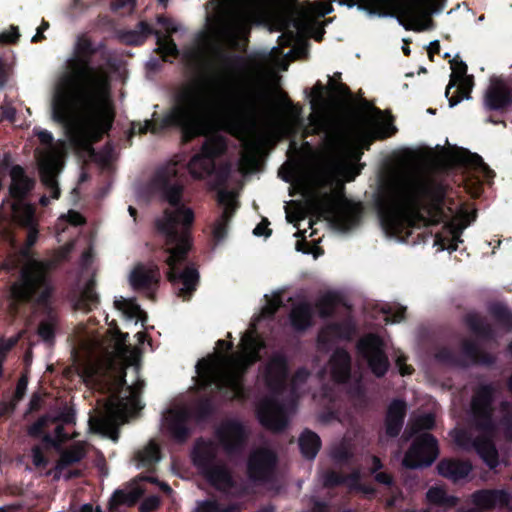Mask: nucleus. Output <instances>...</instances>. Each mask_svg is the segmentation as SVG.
I'll return each mask as SVG.
<instances>
[{
    "label": "nucleus",
    "instance_id": "28",
    "mask_svg": "<svg viewBox=\"0 0 512 512\" xmlns=\"http://www.w3.org/2000/svg\"><path fill=\"white\" fill-rule=\"evenodd\" d=\"M406 410L407 405L403 401L395 400L390 404L386 417V432L388 435L396 436L399 434Z\"/></svg>",
    "mask_w": 512,
    "mask_h": 512
},
{
    "label": "nucleus",
    "instance_id": "35",
    "mask_svg": "<svg viewBox=\"0 0 512 512\" xmlns=\"http://www.w3.org/2000/svg\"><path fill=\"white\" fill-rule=\"evenodd\" d=\"M85 454V446L82 442H77L70 449L61 454L60 460L56 466V475L58 477H71V474H64L63 470L66 466L80 461Z\"/></svg>",
    "mask_w": 512,
    "mask_h": 512
},
{
    "label": "nucleus",
    "instance_id": "60",
    "mask_svg": "<svg viewBox=\"0 0 512 512\" xmlns=\"http://www.w3.org/2000/svg\"><path fill=\"white\" fill-rule=\"evenodd\" d=\"M329 88L333 97L341 99L344 98L347 94V87H345L343 84H337L331 81L329 83Z\"/></svg>",
    "mask_w": 512,
    "mask_h": 512
},
{
    "label": "nucleus",
    "instance_id": "52",
    "mask_svg": "<svg viewBox=\"0 0 512 512\" xmlns=\"http://www.w3.org/2000/svg\"><path fill=\"white\" fill-rule=\"evenodd\" d=\"M404 308L396 309L395 313L392 315L391 307L387 305H383L381 307V312L384 314V321L386 323H398L404 318Z\"/></svg>",
    "mask_w": 512,
    "mask_h": 512
},
{
    "label": "nucleus",
    "instance_id": "33",
    "mask_svg": "<svg viewBox=\"0 0 512 512\" xmlns=\"http://www.w3.org/2000/svg\"><path fill=\"white\" fill-rule=\"evenodd\" d=\"M187 168L192 178L200 180L209 176L214 171L215 162L200 152L192 157Z\"/></svg>",
    "mask_w": 512,
    "mask_h": 512
},
{
    "label": "nucleus",
    "instance_id": "51",
    "mask_svg": "<svg viewBox=\"0 0 512 512\" xmlns=\"http://www.w3.org/2000/svg\"><path fill=\"white\" fill-rule=\"evenodd\" d=\"M232 507H222L215 500H205L198 502L196 506L197 512H230Z\"/></svg>",
    "mask_w": 512,
    "mask_h": 512
},
{
    "label": "nucleus",
    "instance_id": "58",
    "mask_svg": "<svg viewBox=\"0 0 512 512\" xmlns=\"http://www.w3.org/2000/svg\"><path fill=\"white\" fill-rule=\"evenodd\" d=\"M19 37L18 27L11 26L9 30L0 33L1 43H12L15 42Z\"/></svg>",
    "mask_w": 512,
    "mask_h": 512
},
{
    "label": "nucleus",
    "instance_id": "30",
    "mask_svg": "<svg viewBox=\"0 0 512 512\" xmlns=\"http://www.w3.org/2000/svg\"><path fill=\"white\" fill-rule=\"evenodd\" d=\"M456 162H463L475 168L481 169L484 172H488V167L480 156L476 154H468L464 151L460 154L459 157L450 154L442 155L436 159L435 165L440 168H445L453 165Z\"/></svg>",
    "mask_w": 512,
    "mask_h": 512
},
{
    "label": "nucleus",
    "instance_id": "55",
    "mask_svg": "<svg viewBox=\"0 0 512 512\" xmlns=\"http://www.w3.org/2000/svg\"><path fill=\"white\" fill-rule=\"evenodd\" d=\"M332 11V4L328 1H317L310 5V12L316 16H325Z\"/></svg>",
    "mask_w": 512,
    "mask_h": 512
},
{
    "label": "nucleus",
    "instance_id": "25",
    "mask_svg": "<svg viewBox=\"0 0 512 512\" xmlns=\"http://www.w3.org/2000/svg\"><path fill=\"white\" fill-rule=\"evenodd\" d=\"M218 436L225 450L231 452L243 442L244 430L238 423H226L219 428Z\"/></svg>",
    "mask_w": 512,
    "mask_h": 512
},
{
    "label": "nucleus",
    "instance_id": "36",
    "mask_svg": "<svg viewBox=\"0 0 512 512\" xmlns=\"http://www.w3.org/2000/svg\"><path fill=\"white\" fill-rule=\"evenodd\" d=\"M115 307L122 312L127 319H135L136 323L141 322L142 324L146 321L147 316L138 304L132 299L117 298L114 302Z\"/></svg>",
    "mask_w": 512,
    "mask_h": 512
},
{
    "label": "nucleus",
    "instance_id": "7",
    "mask_svg": "<svg viewBox=\"0 0 512 512\" xmlns=\"http://www.w3.org/2000/svg\"><path fill=\"white\" fill-rule=\"evenodd\" d=\"M231 347L230 342H217L213 355L197 364L198 381L201 386L215 384L219 388H228L234 397H240L241 378L248 366L258 360L263 342L251 328L241 338L237 352L228 354Z\"/></svg>",
    "mask_w": 512,
    "mask_h": 512
},
{
    "label": "nucleus",
    "instance_id": "24",
    "mask_svg": "<svg viewBox=\"0 0 512 512\" xmlns=\"http://www.w3.org/2000/svg\"><path fill=\"white\" fill-rule=\"evenodd\" d=\"M286 362L280 357H273L267 364L264 379L268 387L277 390L282 387L286 379Z\"/></svg>",
    "mask_w": 512,
    "mask_h": 512
},
{
    "label": "nucleus",
    "instance_id": "21",
    "mask_svg": "<svg viewBox=\"0 0 512 512\" xmlns=\"http://www.w3.org/2000/svg\"><path fill=\"white\" fill-rule=\"evenodd\" d=\"M187 412L183 409H173L167 411L163 416L162 426L167 429L175 438L182 440L186 434Z\"/></svg>",
    "mask_w": 512,
    "mask_h": 512
},
{
    "label": "nucleus",
    "instance_id": "13",
    "mask_svg": "<svg viewBox=\"0 0 512 512\" xmlns=\"http://www.w3.org/2000/svg\"><path fill=\"white\" fill-rule=\"evenodd\" d=\"M492 388L489 386L481 387L472 400V416L475 422L474 433L486 435L492 429L491 408Z\"/></svg>",
    "mask_w": 512,
    "mask_h": 512
},
{
    "label": "nucleus",
    "instance_id": "50",
    "mask_svg": "<svg viewBox=\"0 0 512 512\" xmlns=\"http://www.w3.org/2000/svg\"><path fill=\"white\" fill-rule=\"evenodd\" d=\"M350 330L348 331H342L339 326H331L326 329H323L318 337L319 343H326L329 341L330 336L331 337H349Z\"/></svg>",
    "mask_w": 512,
    "mask_h": 512
},
{
    "label": "nucleus",
    "instance_id": "57",
    "mask_svg": "<svg viewBox=\"0 0 512 512\" xmlns=\"http://www.w3.org/2000/svg\"><path fill=\"white\" fill-rule=\"evenodd\" d=\"M455 86L458 87V90L460 91L461 96L457 97V98L451 97L449 99V103H450L451 107H453L456 104H458L463 98H467L468 97V93L470 91V80L467 78V82L465 84H463V85H461L460 82L458 81V83Z\"/></svg>",
    "mask_w": 512,
    "mask_h": 512
},
{
    "label": "nucleus",
    "instance_id": "63",
    "mask_svg": "<svg viewBox=\"0 0 512 512\" xmlns=\"http://www.w3.org/2000/svg\"><path fill=\"white\" fill-rule=\"evenodd\" d=\"M269 222L267 220H262L254 229L253 233L257 236H265L268 237L271 234V231L268 229Z\"/></svg>",
    "mask_w": 512,
    "mask_h": 512
},
{
    "label": "nucleus",
    "instance_id": "23",
    "mask_svg": "<svg viewBox=\"0 0 512 512\" xmlns=\"http://www.w3.org/2000/svg\"><path fill=\"white\" fill-rule=\"evenodd\" d=\"M473 503L481 509H490L508 505L509 496L501 490H483L472 495Z\"/></svg>",
    "mask_w": 512,
    "mask_h": 512
},
{
    "label": "nucleus",
    "instance_id": "4",
    "mask_svg": "<svg viewBox=\"0 0 512 512\" xmlns=\"http://www.w3.org/2000/svg\"><path fill=\"white\" fill-rule=\"evenodd\" d=\"M309 122L316 132L324 133V157L335 176L345 181L360 173L358 162L374 139L394 133L389 118L380 111L359 114L321 107L310 115Z\"/></svg>",
    "mask_w": 512,
    "mask_h": 512
},
{
    "label": "nucleus",
    "instance_id": "37",
    "mask_svg": "<svg viewBox=\"0 0 512 512\" xmlns=\"http://www.w3.org/2000/svg\"><path fill=\"white\" fill-rule=\"evenodd\" d=\"M299 446L305 458L313 459L320 449L321 441L317 434L311 431H304L299 438Z\"/></svg>",
    "mask_w": 512,
    "mask_h": 512
},
{
    "label": "nucleus",
    "instance_id": "41",
    "mask_svg": "<svg viewBox=\"0 0 512 512\" xmlns=\"http://www.w3.org/2000/svg\"><path fill=\"white\" fill-rule=\"evenodd\" d=\"M227 147L226 138L221 135L208 137L201 149V153L214 160L215 157L222 155Z\"/></svg>",
    "mask_w": 512,
    "mask_h": 512
},
{
    "label": "nucleus",
    "instance_id": "2",
    "mask_svg": "<svg viewBox=\"0 0 512 512\" xmlns=\"http://www.w3.org/2000/svg\"><path fill=\"white\" fill-rule=\"evenodd\" d=\"M126 337L116 327H110L106 337L87 332L74 359L76 372L87 386L111 393L103 415L90 418L89 425L114 441L118 426L141 409L140 386H124V370L137 359L136 351L126 346Z\"/></svg>",
    "mask_w": 512,
    "mask_h": 512
},
{
    "label": "nucleus",
    "instance_id": "16",
    "mask_svg": "<svg viewBox=\"0 0 512 512\" xmlns=\"http://www.w3.org/2000/svg\"><path fill=\"white\" fill-rule=\"evenodd\" d=\"M258 417L262 425L274 431L281 430L287 423L286 410L272 401L260 403Z\"/></svg>",
    "mask_w": 512,
    "mask_h": 512
},
{
    "label": "nucleus",
    "instance_id": "53",
    "mask_svg": "<svg viewBox=\"0 0 512 512\" xmlns=\"http://www.w3.org/2000/svg\"><path fill=\"white\" fill-rule=\"evenodd\" d=\"M135 7L134 0H114L112 9L121 15H128L133 12Z\"/></svg>",
    "mask_w": 512,
    "mask_h": 512
},
{
    "label": "nucleus",
    "instance_id": "44",
    "mask_svg": "<svg viewBox=\"0 0 512 512\" xmlns=\"http://www.w3.org/2000/svg\"><path fill=\"white\" fill-rule=\"evenodd\" d=\"M427 499L431 503L445 506H454L457 503V498L447 496L445 490L441 487L430 488L427 492Z\"/></svg>",
    "mask_w": 512,
    "mask_h": 512
},
{
    "label": "nucleus",
    "instance_id": "49",
    "mask_svg": "<svg viewBox=\"0 0 512 512\" xmlns=\"http://www.w3.org/2000/svg\"><path fill=\"white\" fill-rule=\"evenodd\" d=\"M470 216L469 215H461L453 219V221L449 224L448 230L452 236L453 240H458L462 231L469 225Z\"/></svg>",
    "mask_w": 512,
    "mask_h": 512
},
{
    "label": "nucleus",
    "instance_id": "64",
    "mask_svg": "<svg viewBox=\"0 0 512 512\" xmlns=\"http://www.w3.org/2000/svg\"><path fill=\"white\" fill-rule=\"evenodd\" d=\"M308 377V372L305 369H301L297 371L295 376L292 379L293 388H296L300 385V383L304 382Z\"/></svg>",
    "mask_w": 512,
    "mask_h": 512
},
{
    "label": "nucleus",
    "instance_id": "22",
    "mask_svg": "<svg viewBox=\"0 0 512 512\" xmlns=\"http://www.w3.org/2000/svg\"><path fill=\"white\" fill-rule=\"evenodd\" d=\"M512 98L506 84L500 80L492 81L485 96V104L490 109H501L511 102Z\"/></svg>",
    "mask_w": 512,
    "mask_h": 512
},
{
    "label": "nucleus",
    "instance_id": "12",
    "mask_svg": "<svg viewBox=\"0 0 512 512\" xmlns=\"http://www.w3.org/2000/svg\"><path fill=\"white\" fill-rule=\"evenodd\" d=\"M437 456V441L431 434L425 432L413 441L412 446L405 454L403 465L411 469L429 466Z\"/></svg>",
    "mask_w": 512,
    "mask_h": 512
},
{
    "label": "nucleus",
    "instance_id": "31",
    "mask_svg": "<svg viewBox=\"0 0 512 512\" xmlns=\"http://www.w3.org/2000/svg\"><path fill=\"white\" fill-rule=\"evenodd\" d=\"M331 377L336 382H344L350 372V357L344 350H337L331 357L330 363Z\"/></svg>",
    "mask_w": 512,
    "mask_h": 512
},
{
    "label": "nucleus",
    "instance_id": "62",
    "mask_svg": "<svg viewBox=\"0 0 512 512\" xmlns=\"http://www.w3.org/2000/svg\"><path fill=\"white\" fill-rule=\"evenodd\" d=\"M27 385H28V381L25 377H22L19 379V381L17 383L15 395H14L15 403L20 401L23 398V396L26 392V389H27Z\"/></svg>",
    "mask_w": 512,
    "mask_h": 512
},
{
    "label": "nucleus",
    "instance_id": "42",
    "mask_svg": "<svg viewBox=\"0 0 512 512\" xmlns=\"http://www.w3.org/2000/svg\"><path fill=\"white\" fill-rule=\"evenodd\" d=\"M135 487L129 490H117L114 492L111 498L112 505L128 504L131 505L144 493V489L137 483H134Z\"/></svg>",
    "mask_w": 512,
    "mask_h": 512
},
{
    "label": "nucleus",
    "instance_id": "26",
    "mask_svg": "<svg viewBox=\"0 0 512 512\" xmlns=\"http://www.w3.org/2000/svg\"><path fill=\"white\" fill-rule=\"evenodd\" d=\"M334 208V218L341 229L351 228L358 219L359 207L357 205L338 201L332 204Z\"/></svg>",
    "mask_w": 512,
    "mask_h": 512
},
{
    "label": "nucleus",
    "instance_id": "18",
    "mask_svg": "<svg viewBox=\"0 0 512 512\" xmlns=\"http://www.w3.org/2000/svg\"><path fill=\"white\" fill-rule=\"evenodd\" d=\"M275 455L267 449L254 451L248 461V474L252 479H263L275 465Z\"/></svg>",
    "mask_w": 512,
    "mask_h": 512
},
{
    "label": "nucleus",
    "instance_id": "61",
    "mask_svg": "<svg viewBox=\"0 0 512 512\" xmlns=\"http://www.w3.org/2000/svg\"><path fill=\"white\" fill-rule=\"evenodd\" d=\"M33 464L36 467H44L47 464V460L44 457L43 451L39 447H35L32 450Z\"/></svg>",
    "mask_w": 512,
    "mask_h": 512
},
{
    "label": "nucleus",
    "instance_id": "15",
    "mask_svg": "<svg viewBox=\"0 0 512 512\" xmlns=\"http://www.w3.org/2000/svg\"><path fill=\"white\" fill-rule=\"evenodd\" d=\"M455 443L460 446L467 448L469 446L474 447L484 462L490 467L494 468L498 464V454L494 445L487 439L472 440L470 432L465 430H453L451 432Z\"/></svg>",
    "mask_w": 512,
    "mask_h": 512
},
{
    "label": "nucleus",
    "instance_id": "54",
    "mask_svg": "<svg viewBox=\"0 0 512 512\" xmlns=\"http://www.w3.org/2000/svg\"><path fill=\"white\" fill-rule=\"evenodd\" d=\"M140 31H136L131 33V35L127 38V42L131 44H140L144 41L145 37L149 34V26L146 23H140L139 25Z\"/></svg>",
    "mask_w": 512,
    "mask_h": 512
},
{
    "label": "nucleus",
    "instance_id": "27",
    "mask_svg": "<svg viewBox=\"0 0 512 512\" xmlns=\"http://www.w3.org/2000/svg\"><path fill=\"white\" fill-rule=\"evenodd\" d=\"M438 472L443 477H446L454 482L462 480L468 476L472 466L469 462L458 460H442L438 466Z\"/></svg>",
    "mask_w": 512,
    "mask_h": 512
},
{
    "label": "nucleus",
    "instance_id": "14",
    "mask_svg": "<svg viewBox=\"0 0 512 512\" xmlns=\"http://www.w3.org/2000/svg\"><path fill=\"white\" fill-rule=\"evenodd\" d=\"M358 349L376 376L380 377L386 373L389 364L382 350V341L377 336L368 335L363 338Z\"/></svg>",
    "mask_w": 512,
    "mask_h": 512
},
{
    "label": "nucleus",
    "instance_id": "3",
    "mask_svg": "<svg viewBox=\"0 0 512 512\" xmlns=\"http://www.w3.org/2000/svg\"><path fill=\"white\" fill-rule=\"evenodd\" d=\"M53 119L61 123L73 146L88 150L114 119L107 72L79 56L68 60L52 101Z\"/></svg>",
    "mask_w": 512,
    "mask_h": 512
},
{
    "label": "nucleus",
    "instance_id": "19",
    "mask_svg": "<svg viewBox=\"0 0 512 512\" xmlns=\"http://www.w3.org/2000/svg\"><path fill=\"white\" fill-rule=\"evenodd\" d=\"M218 201L223 206V213L217 220L213 232L216 238L221 239L224 237L228 222L237 208L236 194L233 191L220 190Z\"/></svg>",
    "mask_w": 512,
    "mask_h": 512
},
{
    "label": "nucleus",
    "instance_id": "17",
    "mask_svg": "<svg viewBox=\"0 0 512 512\" xmlns=\"http://www.w3.org/2000/svg\"><path fill=\"white\" fill-rule=\"evenodd\" d=\"M61 419L64 423H72L73 422V415L72 414H66L62 415L61 417L57 418H50V417H42L37 422H35L28 430L29 434L31 436H39L43 434V441L47 444H52L53 446H59L61 442L64 441L65 436L62 433V426L57 425L55 427V437L52 438L50 435L45 433V429L48 427L50 423H53L55 420Z\"/></svg>",
    "mask_w": 512,
    "mask_h": 512
},
{
    "label": "nucleus",
    "instance_id": "43",
    "mask_svg": "<svg viewBox=\"0 0 512 512\" xmlns=\"http://www.w3.org/2000/svg\"><path fill=\"white\" fill-rule=\"evenodd\" d=\"M451 77L449 85L446 89V96L449 95L450 89L454 87L458 81L461 85L465 84L467 82L466 72H467V66L462 61L453 60L451 63Z\"/></svg>",
    "mask_w": 512,
    "mask_h": 512
},
{
    "label": "nucleus",
    "instance_id": "38",
    "mask_svg": "<svg viewBox=\"0 0 512 512\" xmlns=\"http://www.w3.org/2000/svg\"><path fill=\"white\" fill-rule=\"evenodd\" d=\"M311 317V309L306 303L296 305L290 314L291 324L297 330L307 328L311 324Z\"/></svg>",
    "mask_w": 512,
    "mask_h": 512
},
{
    "label": "nucleus",
    "instance_id": "34",
    "mask_svg": "<svg viewBox=\"0 0 512 512\" xmlns=\"http://www.w3.org/2000/svg\"><path fill=\"white\" fill-rule=\"evenodd\" d=\"M160 460V451L158 445L150 441L143 448L139 449L134 457L137 468H150Z\"/></svg>",
    "mask_w": 512,
    "mask_h": 512
},
{
    "label": "nucleus",
    "instance_id": "9",
    "mask_svg": "<svg viewBox=\"0 0 512 512\" xmlns=\"http://www.w3.org/2000/svg\"><path fill=\"white\" fill-rule=\"evenodd\" d=\"M27 227L29 231L26 245L21 250L26 262L22 268L21 278L11 287V295L17 301H26L35 295L39 302H43L51 293V287L46 279L49 263L30 258L29 249L37 241L38 230L34 224Z\"/></svg>",
    "mask_w": 512,
    "mask_h": 512
},
{
    "label": "nucleus",
    "instance_id": "45",
    "mask_svg": "<svg viewBox=\"0 0 512 512\" xmlns=\"http://www.w3.org/2000/svg\"><path fill=\"white\" fill-rule=\"evenodd\" d=\"M340 303V298L335 292H328L324 294L318 303L319 312L322 315H328L335 310Z\"/></svg>",
    "mask_w": 512,
    "mask_h": 512
},
{
    "label": "nucleus",
    "instance_id": "1",
    "mask_svg": "<svg viewBox=\"0 0 512 512\" xmlns=\"http://www.w3.org/2000/svg\"><path fill=\"white\" fill-rule=\"evenodd\" d=\"M299 114L274 79L246 84L219 73L187 84L162 126L178 125L189 137L227 131L242 142L240 169L249 173L271 145L294 131Z\"/></svg>",
    "mask_w": 512,
    "mask_h": 512
},
{
    "label": "nucleus",
    "instance_id": "8",
    "mask_svg": "<svg viewBox=\"0 0 512 512\" xmlns=\"http://www.w3.org/2000/svg\"><path fill=\"white\" fill-rule=\"evenodd\" d=\"M266 0H210L208 30L216 42L234 47L248 32L251 21L262 11Z\"/></svg>",
    "mask_w": 512,
    "mask_h": 512
},
{
    "label": "nucleus",
    "instance_id": "48",
    "mask_svg": "<svg viewBox=\"0 0 512 512\" xmlns=\"http://www.w3.org/2000/svg\"><path fill=\"white\" fill-rule=\"evenodd\" d=\"M266 304L261 310L262 317L272 316L282 304L280 292H273L271 295H266Z\"/></svg>",
    "mask_w": 512,
    "mask_h": 512
},
{
    "label": "nucleus",
    "instance_id": "39",
    "mask_svg": "<svg viewBox=\"0 0 512 512\" xmlns=\"http://www.w3.org/2000/svg\"><path fill=\"white\" fill-rule=\"evenodd\" d=\"M12 217L15 222L22 226H30L34 224V209L17 199L12 204Z\"/></svg>",
    "mask_w": 512,
    "mask_h": 512
},
{
    "label": "nucleus",
    "instance_id": "56",
    "mask_svg": "<svg viewBox=\"0 0 512 512\" xmlns=\"http://www.w3.org/2000/svg\"><path fill=\"white\" fill-rule=\"evenodd\" d=\"M131 130H132L133 133H138V134L145 133V132H147L149 130L151 132H153V133H156L158 131L156 125L153 124L149 120H146L143 123H141V122L133 123Z\"/></svg>",
    "mask_w": 512,
    "mask_h": 512
},
{
    "label": "nucleus",
    "instance_id": "10",
    "mask_svg": "<svg viewBox=\"0 0 512 512\" xmlns=\"http://www.w3.org/2000/svg\"><path fill=\"white\" fill-rule=\"evenodd\" d=\"M38 137L42 144L48 145L44 151L38 154L41 180L50 190L52 198L57 199L60 195V191L57 186L56 176L63 165L65 142L59 141L53 143L52 134L46 130L39 131Z\"/></svg>",
    "mask_w": 512,
    "mask_h": 512
},
{
    "label": "nucleus",
    "instance_id": "20",
    "mask_svg": "<svg viewBox=\"0 0 512 512\" xmlns=\"http://www.w3.org/2000/svg\"><path fill=\"white\" fill-rule=\"evenodd\" d=\"M130 283L134 289L150 288L159 280V271L153 264H138L130 274Z\"/></svg>",
    "mask_w": 512,
    "mask_h": 512
},
{
    "label": "nucleus",
    "instance_id": "11",
    "mask_svg": "<svg viewBox=\"0 0 512 512\" xmlns=\"http://www.w3.org/2000/svg\"><path fill=\"white\" fill-rule=\"evenodd\" d=\"M215 447L212 443L199 442L193 453V461L207 481L220 491H228L233 481L228 470L214 462Z\"/></svg>",
    "mask_w": 512,
    "mask_h": 512
},
{
    "label": "nucleus",
    "instance_id": "6",
    "mask_svg": "<svg viewBox=\"0 0 512 512\" xmlns=\"http://www.w3.org/2000/svg\"><path fill=\"white\" fill-rule=\"evenodd\" d=\"M176 175L175 164L168 165L157 174V182L163 188V196L169 207L156 224L159 232L164 235L166 244L175 245L167 250L168 279L178 291V295L187 299L196 289L199 275L192 265L186 266L181 272L179 267L191 247L189 228L193 223L194 214L190 208L180 203L183 187L174 181Z\"/></svg>",
    "mask_w": 512,
    "mask_h": 512
},
{
    "label": "nucleus",
    "instance_id": "32",
    "mask_svg": "<svg viewBox=\"0 0 512 512\" xmlns=\"http://www.w3.org/2000/svg\"><path fill=\"white\" fill-rule=\"evenodd\" d=\"M11 185L10 194L16 199H21L33 187V181L28 178L20 166L12 167L10 171Z\"/></svg>",
    "mask_w": 512,
    "mask_h": 512
},
{
    "label": "nucleus",
    "instance_id": "46",
    "mask_svg": "<svg viewBox=\"0 0 512 512\" xmlns=\"http://www.w3.org/2000/svg\"><path fill=\"white\" fill-rule=\"evenodd\" d=\"M434 423H435V420H434L433 415H431V414H426V415H423V416L413 419L410 424V428H409L410 429V437H412L413 435H415L421 431L431 429L434 426Z\"/></svg>",
    "mask_w": 512,
    "mask_h": 512
},
{
    "label": "nucleus",
    "instance_id": "29",
    "mask_svg": "<svg viewBox=\"0 0 512 512\" xmlns=\"http://www.w3.org/2000/svg\"><path fill=\"white\" fill-rule=\"evenodd\" d=\"M162 24L165 34L156 32L158 52L164 59H167L168 57H175L178 50L176 44L171 39L170 34L172 32H176L178 28L172 22L167 20L163 21Z\"/></svg>",
    "mask_w": 512,
    "mask_h": 512
},
{
    "label": "nucleus",
    "instance_id": "47",
    "mask_svg": "<svg viewBox=\"0 0 512 512\" xmlns=\"http://www.w3.org/2000/svg\"><path fill=\"white\" fill-rule=\"evenodd\" d=\"M57 325V319L54 316H50L47 320L40 323L38 328V335L45 342H52L55 335V328Z\"/></svg>",
    "mask_w": 512,
    "mask_h": 512
},
{
    "label": "nucleus",
    "instance_id": "59",
    "mask_svg": "<svg viewBox=\"0 0 512 512\" xmlns=\"http://www.w3.org/2000/svg\"><path fill=\"white\" fill-rule=\"evenodd\" d=\"M159 505V499L156 496L146 498L140 506L141 512H151L155 510Z\"/></svg>",
    "mask_w": 512,
    "mask_h": 512
},
{
    "label": "nucleus",
    "instance_id": "5",
    "mask_svg": "<svg viewBox=\"0 0 512 512\" xmlns=\"http://www.w3.org/2000/svg\"><path fill=\"white\" fill-rule=\"evenodd\" d=\"M435 180L422 159L412 158L391 175L379 201L383 229L398 235L410 227L436 224L442 213L436 205L426 206Z\"/></svg>",
    "mask_w": 512,
    "mask_h": 512
},
{
    "label": "nucleus",
    "instance_id": "40",
    "mask_svg": "<svg viewBox=\"0 0 512 512\" xmlns=\"http://www.w3.org/2000/svg\"><path fill=\"white\" fill-rule=\"evenodd\" d=\"M98 303L97 294L94 291V281L90 280L85 288L81 291L79 298L75 302V308L84 312H88L96 307Z\"/></svg>",
    "mask_w": 512,
    "mask_h": 512
}]
</instances>
